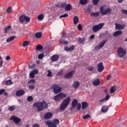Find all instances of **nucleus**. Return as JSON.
Instances as JSON below:
<instances>
[{
    "instance_id": "35",
    "label": "nucleus",
    "mask_w": 127,
    "mask_h": 127,
    "mask_svg": "<svg viewBox=\"0 0 127 127\" xmlns=\"http://www.w3.org/2000/svg\"><path fill=\"white\" fill-rule=\"evenodd\" d=\"M43 49V47L41 46V45L39 44L36 47V50H39L40 51L41 50Z\"/></svg>"
},
{
    "instance_id": "56",
    "label": "nucleus",
    "mask_w": 127,
    "mask_h": 127,
    "mask_svg": "<svg viewBox=\"0 0 127 127\" xmlns=\"http://www.w3.org/2000/svg\"><path fill=\"white\" fill-rule=\"evenodd\" d=\"M122 13H124V14H127V10L123 9L122 10Z\"/></svg>"
},
{
    "instance_id": "55",
    "label": "nucleus",
    "mask_w": 127,
    "mask_h": 127,
    "mask_svg": "<svg viewBox=\"0 0 127 127\" xmlns=\"http://www.w3.org/2000/svg\"><path fill=\"white\" fill-rule=\"evenodd\" d=\"M4 92H5V89H2L0 90V95H2Z\"/></svg>"
},
{
    "instance_id": "40",
    "label": "nucleus",
    "mask_w": 127,
    "mask_h": 127,
    "mask_svg": "<svg viewBox=\"0 0 127 127\" xmlns=\"http://www.w3.org/2000/svg\"><path fill=\"white\" fill-rule=\"evenodd\" d=\"M11 28V26H8L7 27H6L4 29V32L5 33H6Z\"/></svg>"
},
{
    "instance_id": "49",
    "label": "nucleus",
    "mask_w": 127,
    "mask_h": 127,
    "mask_svg": "<svg viewBox=\"0 0 127 127\" xmlns=\"http://www.w3.org/2000/svg\"><path fill=\"white\" fill-rule=\"evenodd\" d=\"M43 57H44V54H41L38 55V59H43Z\"/></svg>"
},
{
    "instance_id": "44",
    "label": "nucleus",
    "mask_w": 127,
    "mask_h": 127,
    "mask_svg": "<svg viewBox=\"0 0 127 127\" xmlns=\"http://www.w3.org/2000/svg\"><path fill=\"white\" fill-rule=\"evenodd\" d=\"M68 15L67 13H65L64 14H63V15H61L60 16V18H64V17H68Z\"/></svg>"
},
{
    "instance_id": "29",
    "label": "nucleus",
    "mask_w": 127,
    "mask_h": 127,
    "mask_svg": "<svg viewBox=\"0 0 127 127\" xmlns=\"http://www.w3.org/2000/svg\"><path fill=\"white\" fill-rule=\"evenodd\" d=\"M88 2V0H79V3L82 5L86 4Z\"/></svg>"
},
{
    "instance_id": "33",
    "label": "nucleus",
    "mask_w": 127,
    "mask_h": 127,
    "mask_svg": "<svg viewBox=\"0 0 127 127\" xmlns=\"http://www.w3.org/2000/svg\"><path fill=\"white\" fill-rule=\"evenodd\" d=\"M8 110V111H10V112H12V111H14L15 110V106H14V105L9 106Z\"/></svg>"
},
{
    "instance_id": "23",
    "label": "nucleus",
    "mask_w": 127,
    "mask_h": 127,
    "mask_svg": "<svg viewBox=\"0 0 127 127\" xmlns=\"http://www.w3.org/2000/svg\"><path fill=\"white\" fill-rule=\"evenodd\" d=\"M35 37L37 38V39H39L42 37V33L38 32L36 33L35 35Z\"/></svg>"
},
{
    "instance_id": "6",
    "label": "nucleus",
    "mask_w": 127,
    "mask_h": 127,
    "mask_svg": "<svg viewBox=\"0 0 127 127\" xmlns=\"http://www.w3.org/2000/svg\"><path fill=\"white\" fill-rule=\"evenodd\" d=\"M105 25V23H99L98 25H95L92 27V30L93 32H97L100 30L101 28H103V26Z\"/></svg>"
},
{
    "instance_id": "7",
    "label": "nucleus",
    "mask_w": 127,
    "mask_h": 127,
    "mask_svg": "<svg viewBox=\"0 0 127 127\" xmlns=\"http://www.w3.org/2000/svg\"><path fill=\"white\" fill-rule=\"evenodd\" d=\"M19 21L20 23H23L24 21H26V22H28L30 20V18L29 17L25 15H22L19 17Z\"/></svg>"
},
{
    "instance_id": "34",
    "label": "nucleus",
    "mask_w": 127,
    "mask_h": 127,
    "mask_svg": "<svg viewBox=\"0 0 127 127\" xmlns=\"http://www.w3.org/2000/svg\"><path fill=\"white\" fill-rule=\"evenodd\" d=\"M116 91V86H113L110 88L111 94H113L114 92Z\"/></svg>"
},
{
    "instance_id": "38",
    "label": "nucleus",
    "mask_w": 127,
    "mask_h": 127,
    "mask_svg": "<svg viewBox=\"0 0 127 127\" xmlns=\"http://www.w3.org/2000/svg\"><path fill=\"white\" fill-rule=\"evenodd\" d=\"M53 123L54 124H55V125H56V126H57V125H59V123H60L59 120H58V119H54L53 120Z\"/></svg>"
},
{
    "instance_id": "61",
    "label": "nucleus",
    "mask_w": 127,
    "mask_h": 127,
    "mask_svg": "<svg viewBox=\"0 0 127 127\" xmlns=\"http://www.w3.org/2000/svg\"><path fill=\"white\" fill-rule=\"evenodd\" d=\"M89 71H93L94 70V67L93 66H90L88 67Z\"/></svg>"
},
{
    "instance_id": "37",
    "label": "nucleus",
    "mask_w": 127,
    "mask_h": 127,
    "mask_svg": "<svg viewBox=\"0 0 127 127\" xmlns=\"http://www.w3.org/2000/svg\"><path fill=\"white\" fill-rule=\"evenodd\" d=\"M29 44V41H25V42H23L22 46L23 47H26Z\"/></svg>"
},
{
    "instance_id": "11",
    "label": "nucleus",
    "mask_w": 127,
    "mask_h": 127,
    "mask_svg": "<svg viewBox=\"0 0 127 127\" xmlns=\"http://www.w3.org/2000/svg\"><path fill=\"white\" fill-rule=\"evenodd\" d=\"M45 123L46 124V125H47L48 127H57L56 124H54L52 121H46Z\"/></svg>"
},
{
    "instance_id": "9",
    "label": "nucleus",
    "mask_w": 127,
    "mask_h": 127,
    "mask_svg": "<svg viewBox=\"0 0 127 127\" xmlns=\"http://www.w3.org/2000/svg\"><path fill=\"white\" fill-rule=\"evenodd\" d=\"M52 88L54 89V92L55 94H58V93H60L62 90V88L59 86L57 84H54L52 86Z\"/></svg>"
},
{
    "instance_id": "63",
    "label": "nucleus",
    "mask_w": 127,
    "mask_h": 127,
    "mask_svg": "<svg viewBox=\"0 0 127 127\" xmlns=\"http://www.w3.org/2000/svg\"><path fill=\"white\" fill-rule=\"evenodd\" d=\"M40 126H39V124H35L33 126V127H40Z\"/></svg>"
},
{
    "instance_id": "36",
    "label": "nucleus",
    "mask_w": 127,
    "mask_h": 127,
    "mask_svg": "<svg viewBox=\"0 0 127 127\" xmlns=\"http://www.w3.org/2000/svg\"><path fill=\"white\" fill-rule=\"evenodd\" d=\"M44 18V15L43 14H40L38 16V20H42Z\"/></svg>"
},
{
    "instance_id": "46",
    "label": "nucleus",
    "mask_w": 127,
    "mask_h": 127,
    "mask_svg": "<svg viewBox=\"0 0 127 127\" xmlns=\"http://www.w3.org/2000/svg\"><path fill=\"white\" fill-rule=\"evenodd\" d=\"M35 67H36V64H34L32 65L29 66V69H34Z\"/></svg>"
},
{
    "instance_id": "28",
    "label": "nucleus",
    "mask_w": 127,
    "mask_h": 127,
    "mask_svg": "<svg viewBox=\"0 0 127 127\" xmlns=\"http://www.w3.org/2000/svg\"><path fill=\"white\" fill-rule=\"evenodd\" d=\"M122 31H117L113 34V36H115V37L119 36V35H121V34H122Z\"/></svg>"
},
{
    "instance_id": "53",
    "label": "nucleus",
    "mask_w": 127,
    "mask_h": 127,
    "mask_svg": "<svg viewBox=\"0 0 127 127\" xmlns=\"http://www.w3.org/2000/svg\"><path fill=\"white\" fill-rule=\"evenodd\" d=\"M99 104H103V103H105V102H106V100H105V98L103 99H100L99 100Z\"/></svg>"
},
{
    "instance_id": "54",
    "label": "nucleus",
    "mask_w": 127,
    "mask_h": 127,
    "mask_svg": "<svg viewBox=\"0 0 127 127\" xmlns=\"http://www.w3.org/2000/svg\"><path fill=\"white\" fill-rule=\"evenodd\" d=\"M104 99L106 101H108L110 99V95L109 94L106 95Z\"/></svg>"
},
{
    "instance_id": "62",
    "label": "nucleus",
    "mask_w": 127,
    "mask_h": 127,
    "mask_svg": "<svg viewBox=\"0 0 127 127\" xmlns=\"http://www.w3.org/2000/svg\"><path fill=\"white\" fill-rule=\"evenodd\" d=\"M34 82H35V80L32 79L28 81V84H30V83H34Z\"/></svg>"
},
{
    "instance_id": "1",
    "label": "nucleus",
    "mask_w": 127,
    "mask_h": 127,
    "mask_svg": "<svg viewBox=\"0 0 127 127\" xmlns=\"http://www.w3.org/2000/svg\"><path fill=\"white\" fill-rule=\"evenodd\" d=\"M33 107L37 108L38 112H41V111H43V109L48 108V104L46 103V102L43 101L42 102H38L34 103Z\"/></svg>"
},
{
    "instance_id": "12",
    "label": "nucleus",
    "mask_w": 127,
    "mask_h": 127,
    "mask_svg": "<svg viewBox=\"0 0 127 127\" xmlns=\"http://www.w3.org/2000/svg\"><path fill=\"white\" fill-rule=\"evenodd\" d=\"M104 65H103V63H100L97 65V69L98 72H103L104 71Z\"/></svg>"
},
{
    "instance_id": "10",
    "label": "nucleus",
    "mask_w": 127,
    "mask_h": 127,
    "mask_svg": "<svg viewBox=\"0 0 127 127\" xmlns=\"http://www.w3.org/2000/svg\"><path fill=\"white\" fill-rule=\"evenodd\" d=\"M107 43V40H105L104 41H103L98 46H96L95 47L94 49L95 50H100L101 48L102 47H104V45L106 44Z\"/></svg>"
},
{
    "instance_id": "18",
    "label": "nucleus",
    "mask_w": 127,
    "mask_h": 127,
    "mask_svg": "<svg viewBox=\"0 0 127 127\" xmlns=\"http://www.w3.org/2000/svg\"><path fill=\"white\" fill-rule=\"evenodd\" d=\"M74 49H75V46L73 45L69 48L68 47H64V50L65 51H72V50H74Z\"/></svg>"
},
{
    "instance_id": "21",
    "label": "nucleus",
    "mask_w": 127,
    "mask_h": 127,
    "mask_svg": "<svg viewBox=\"0 0 127 127\" xmlns=\"http://www.w3.org/2000/svg\"><path fill=\"white\" fill-rule=\"evenodd\" d=\"M100 15V12H91L90 13V16L93 17L94 16V17H98V16Z\"/></svg>"
},
{
    "instance_id": "26",
    "label": "nucleus",
    "mask_w": 127,
    "mask_h": 127,
    "mask_svg": "<svg viewBox=\"0 0 127 127\" xmlns=\"http://www.w3.org/2000/svg\"><path fill=\"white\" fill-rule=\"evenodd\" d=\"M79 22V17L77 16H75L73 17V24H77Z\"/></svg>"
},
{
    "instance_id": "60",
    "label": "nucleus",
    "mask_w": 127,
    "mask_h": 127,
    "mask_svg": "<svg viewBox=\"0 0 127 127\" xmlns=\"http://www.w3.org/2000/svg\"><path fill=\"white\" fill-rule=\"evenodd\" d=\"M86 11H87V12H92V9L91 8V7H88L86 9Z\"/></svg>"
},
{
    "instance_id": "31",
    "label": "nucleus",
    "mask_w": 127,
    "mask_h": 127,
    "mask_svg": "<svg viewBox=\"0 0 127 127\" xmlns=\"http://www.w3.org/2000/svg\"><path fill=\"white\" fill-rule=\"evenodd\" d=\"M88 107V103L84 102L82 103V110L84 109H86V107Z\"/></svg>"
},
{
    "instance_id": "59",
    "label": "nucleus",
    "mask_w": 127,
    "mask_h": 127,
    "mask_svg": "<svg viewBox=\"0 0 127 127\" xmlns=\"http://www.w3.org/2000/svg\"><path fill=\"white\" fill-rule=\"evenodd\" d=\"M66 6V3H61V7H65Z\"/></svg>"
},
{
    "instance_id": "42",
    "label": "nucleus",
    "mask_w": 127,
    "mask_h": 127,
    "mask_svg": "<svg viewBox=\"0 0 127 127\" xmlns=\"http://www.w3.org/2000/svg\"><path fill=\"white\" fill-rule=\"evenodd\" d=\"M12 84V82H11V80H7L5 82V84L7 85V86H9V85H11Z\"/></svg>"
},
{
    "instance_id": "48",
    "label": "nucleus",
    "mask_w": 127,
    "mask_h": 127,
    "mask_svg": "<svg viewBox=\"0 0 127 127\" xmlns=\"http://www.w3.org/2000/svg\"><path fill=\"white\" fill-rule=\"evenodd\" d=\"M92 2L94 5H97L98 4V2H99V0H93Z\"/></svg>"
},
{
    "instance_id": "64",
    "label": "nucleus",
    "mask_w": 127,
    "mask_h": 127,
    "mask_svg": "<svg viewBox=\"0 0 127 127\" xmlns=\"http://www.w3.org/2000/svg\"><path fill=\"white\" fill-rule=\"evenodd\" d=\"M56 6H58V7H61V3H58L56 5Z\"/></svg>"
},
{
    "instance_id": "45",
    "label": "nucleus",
    "mask_w": 127,
    "mask_h": 127,
    "mask_svg": "<svg viewBox=\"0 0 127 127\" xmlns=\"http://www.w3.org/2000/svg\"><path fill=\"white\" fill-rule=\"evenodd\" d=\"M63 70H61L57 74V76H61V75H63Z\"/></svg>"
},
{
    "instance_id": "57",
    "label": "nucleus",
    "mask_w": 127,
    "mask_h": 127,
    "mask_svg": "<svg viewBox=\"0 0 127 127\" xmlns=\"http://www.w3.org/2000/svg\"><path fill=\"white\" fill-rule=\"evenodd\" d=\"M77 29L78 30H82V25L78 24L77 26Z\"/></svg>"
},
{
    "instance_id": "5",
    "label": "nucleus",
    "mask_w": 127,
    "mask_h": 127,
    "mask_svg": "<svg viewBox=\"0 0 127 127\" xmlns=\"http://www.w3.org/2000/svg\"><path fill=\"white\" fill-rule=\"evenodd\" d=\"M117 53L118 56L120 57V58H122L126 55L127 52L122 47H120L118 49Z\"/></svg>"
},
{
    "instance_id": "41",
    "label": "nucleus",
    "mask_w": 127,
    "mask_h": 127,
    "mask_svg": "<svg viewBox=\"0 0 127 127\" xmlns=\"http://www.w3.org/2000/svg\"><path fill=\"white\" fill-rule=\"evenodd\" d=\"M29 76L30 78H32V79H33V78L35 77V74L32 71H31L29 74Z\"/></svg>"
},
{
    "instance_id": "58",
    "label": "nucleus",
    "mask_w": 127,
    "mask_h": 127,
    "mask_svg": "<svg viewBox=\"0 0 127 127\" xmlns=\"http://www.w3.org/2000/svg\"><path fill=\"white\" fill-rule=\"evenodd\" d=\"M29 89H30V90H34V89L35 88V86L33 85H29Z\"/></svg>"
},
{
    "instance_id": "52",
    "label": "nucleus",
    "mask_w": 127,
    "mask_h": 127,
    "mask_svg": "<svg viewBox=\"0 0 127 127\" xmlns=\"http://www.w3.org/2000/svg\"><path fill=\"white\" fill-rule=\"evenodd\" d=\"M89 118H90V115L87 114L83 116V119H84V120H87V119H89Z\"/></svg>"
},
{
    "instance_id": "15",
    "label": "nucleus",
    "mask_w": 127,
    "mask_h": 127,
    "mask_svg": "<svg viewBox=\"0 0 127 127\" xmlns=\"http://www.w3.org/2000/svg\"><path fill=\"white\" fill-rule=\"evenodd\" d=\"M74 72L75 71H71L69 72L68 73L66 74L64 76V78H66L67 79H68L69 78H71V77H72L73 76V75H74Z\"/></svg>"
},
{
    "instance_id": "43",
    "label": "nucleus",
    "mask_w": 127,
    "mask_h": 127,
    "mask_svg": "<svg viewBox=\"0 0 127 127\" xmlns=\"http://www.w3.org/2000/svg\"><path fill=\"white\" fill-rule=\"evenodd\" d=\"M11 11H12V8L11 7H9L7 8L6 12L7 13H10V12H11Z\"/></svg>"
},
{
    "instance_id": "19",
    "label": "nucleus",
    "mask_w": 127,
    "mask_h": 127,
    "mask_svg": "<svg viewBox=\"0 0 127 127\" xmlns=\"http://www.w3.org/2000/svg\"><path fill=\"white\" fill-rule=\"evenodd\" d=\"M92 84L94 85V86H99V85H100V79H96L94 80L93 81Z\"/></svg>"
},
{
    "instance_id": "22",
    "label": "nucleus",
    "mask_w": 127,
    "mask_h": 127,
    "mask_svg": "<svg viewBox=\"0 0 127 127\" xmlns=\"http://www.w3.org/2000/svg\"><path fill=\"white\" fill-rule=\"evenodd\" d=\"M72 8H73V7H72V5L70 4H67L65 6V10L66 11L71 10Z\"/></svg>"
},
{
    "instance_id": "47",
    "label": "nucleus",
    "mask_w": 127,
    "mask_h": 127,
    "mask_svg": "<svg viewBox=\"0 0 127 127\" xmlns=\"http://www.w3.org/2000/svg\"><path fill=\"white\" fill-rule=\"evenodd\" d=\"M81 103H78L77 105V107H76L77 111H80V110H81Z\"/></svg>"
},
{
    "instance_id": "8",
    "label": "nucleus",
    "mask_w": 127,
    "mask_h": 127,
    "mask_svg": "<svg viewBox=\"0 0 127 127\" xmlns=\"http://www.w3.org/2000/svg\"><path fill=\"white\" fill-rule=\"evenodd\" d=\"M10 121H13L14 124H15V125H18V126H20V125H19L18 124H19V123L21 122V119L18 118L16 117V116H12L10 118Z\"/></svg>"
},
{
    "instance_id": "24",
    "label": "nucleus",
    "mask_w": 127,
    "mask_h": 127,
    "mask_svg": "<svg viewBox=\"0 0 127 127\" xmlns=\"http://www.w3.org/2000/svg\"><path fill=\"white\" fill-rule=\"evenodd\" d=\"M108 110L109 108H108V106H104L102 108L101 112L102 113H107V112H108Z\"/></svg>"
},
{
    "instance_id": "14",
    "label": "nucleus",
    "mask_w": 127,
    "mask_h": 127,
    "mask_svg": "<svg viewBox=\"0 0 127 127\" xmlns=\"http://www.w3.org/2000/svg\"><path fill=\"white\" fill-rule=\"evenodd\" d=\"M24 93H25V92H24V90H19L16 92L15 95L17 97H21V96H23V95H24Z\"/></svg>"
},
{
    "instance_id": "20",
    "label": "nucleus",
    "mask_w": 127,
    "mask_h": 127,
    "mask_svg": "<svg viewBox=\"0 0 127 127\" xmlns=\"http://www.w3.org/2000/svg\"><path fill=\"white\" fill-rule=\"evenodd\" d=\"M58 59H59V57L57 55H55L52 57V61L53 62H55V61H57Z\"/></svg>"
},
{
    "instance_id": "13",
    "label": "nucleus",
    "mask_w": 127,
    "mask_h": 127,
    "mask_svg": "<svg viewBox=\"0 0 127 127\" xmlns=\"http://www.w3.org/2000/svg\"><path fill=\"white\" fill-rule=\"evenodd\" d=\"M115 28L116 29L118 30H120V29H124V28H125L126 25L125 24H118V23H116L115 24Z\"/></svg>"
},
{
    "instance_id": "32",
    "label": "nucleus",
    "mask_w": 127,
    "mask_h": 127,
    "mask_svg": "<svg viewBox=\"0 0 127 127\" xmlns=\"http://www.w3.org/2000/svg\"><path fill=\"white\" fill-rule=\"evenodd\" d=\"M60 42L61 44H65L66 45L68 44V41L62 40V39H60Z\"/></svg>"
},
{
    "instance_id": "4",
    "label": "nucleus",
    "mask_w": 127,
    "mask_h": 127,
    "mask_svg": "<svg viewBox=\"0 0 127 127\" xmlns=\"http://www.w3.org/2000/svg\"><path fill=\"white\" fill-rule=\"evenodd\" d=\"M66 97H67V94L64 93H60L54 97V100L56 101V102H58L62 99L66 98Z\"/></svg>"
},
{
    "instance_id": "16",
    "label": "nucleus",
    "mask_w": 127,
    "mask_h": 127,
    "mask_svg": "<svg viewBox=\"0 0 127 127\" xmlns=\"http://www.w3.org/2000/svg\"><path fill=\"white\" fill-rule=\"evenodd\" d=\"M52 117V113L50 112L47 113L44 115V118L46 120H48V119H50Z\"/></svg>"
},
{
    "instance_id": "50",
    "label": "nucleus",
    "mask_w": 127,
    "mask_h": 127,
    "mask_svg": "<svg viewBox=\"0 0 127 127\" xmlns=\"http://www.w3.org/2000/svg\"><path fill=\"white\" fill-rule=\"evenodd\" d=\"M52 74V72L50 71V70H48V74L47 77H51Z\"/></svg>"
},
{
    "instance_id": "3",
    "label": "nucleus",
    "mask_w": 127,
    "mask_h": 127,
    "mask_svg": "<svg viewBox=\"0 0 127 127\" xmlns=\"http://www.w3.org/2000/svg\"><path fill=\"white\" fill-rule=\"evenodd\" d=\"M105 8L106 5H102L100 8V12L102 15H106L112 12V9L108 8L105 9Z\"/></svg>"
},
{
    "instance_id": "30",
    "label": "nucleus",
    "mask_w": 127,
    "mask_h": 127,
    "mask_svg": "<svg viewBox=\"0 0 127 127\" xmlns=\"http://www.w3.org/2000/svg\"><path fill=\"white\" fill-rule=\"evenodd\" d=\"M78 41L80 44H83V43L86 41V39L80 38L78 39Z\"/></svg>"
},
{
    "instance_id": "51",
    "label": "nucleus",
    "mask_w": 127,
    "mask_h": 127,
    "mask_svg": "<svg viewBox=\"0 0 127 127\" xmlns=\"http://www.w3.org/2000/svg\"><path fill=\"white\" fill-rule=\"evenodd\" d=\"M32 72L35 74H38V69H35L34 70L32 71Z\"/></svg>"
},
{
    "instance_id": "27",
    "label": "nucleus",
    "mask_w": 127,
    "mask_h": 127,
    "mask_svg": "<svg viewBox=\"0 0 127 127\" xmlns=\"http://www.w3.org/2000/svg\"><path fill=\"white\" fill-rule=\"evenodd\" d=\"M15 38H16V36H11L10 37H9L6 40V42H10V41H12L13 40H14Z\"/></svg>"
},
{
    "instance_id": "39",
    "label": "nucleus",
    "mask_w": 127,
    "mask_h": 127,
    "mask_svg": "<svg viewBox=\"0 0 127 127\" xmlns=\"http://www.w3.org/2000/svg\"><path fill=\"white\" fill-rule=\"evenodd\" d=\"M27 102H32L33 101V97L32 96H29L27 98Z\"/></svg>"
},
{
    "instance_id": "25",
    "label": "nucleus",
    "mask_w": 127,
    "mask_h": 127,
    "mask_svg": "<svg viewBox=\"0 0 127 127\" xmlns=\"http://www.w3.org/2000/svg\"><path fill=\"white\" fill-rule=\"evenodd\" d=\"M79 86H80V82L78 81H74L73 84H72V86L73 88H78Z\"/></svg>"
},
{
    "instance_id": "2",
    "label": "nucleus",
    "mask_w": 127,
    "mask_h": 127,
    "mask_svg": "<svg viewBox=\"0 0 127 127\" xmlns=\"http://www.w3.org/2000/svg\"><path fill=\"white\" fill-rule=\"evenodd\" d=\"M70 102L71 98H70V97H67L66 98L64 99L60 106V110L64 111V110H65V109L68 107Z\"/></svg>"
},
{
    "instance_id": "17",
    "label": "nucleus",
    "mask_w": 127,
    "mask_h": 127,
    "mask_svg": "<svg viewBox=\"0 0 127 127\" xmlns=\"http://www.w3.org/2000/svg\"><path fill=\"white\" fill-rule=\"evenodd\" d=\"M78 105V100L77 99H74L71 103L72 108H76Z\"/></svg>"
}]
</instances>
